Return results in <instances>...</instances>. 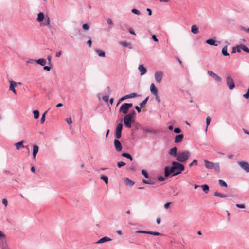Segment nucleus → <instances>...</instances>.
I'll return each mask as SVG.
<instances>
[{"instance_id":"obj_1","label":"nucleus","mask_w":249,"mask_h":249,"mask_svg":"<svg viewBox=\"0 0 249 249\" xmlns=\"http://www.w3.org/2000/svg\"><path fill=\"white\" fill-rule=\"evenodd\" d=\"M185 169L184 166L177 161H172V166H166L164 168V176L167 178L170 175L172 177L176 176L178 174H181Z\"/></svg>"},{"instance_id":"obj_2","label":"nucleus","mask_w":249,"mask_h":249,"mask_svg":"<svg viewBox=\"0 0 249 249\" xmlns=\"http://www.w3.org/2000/svg\"><path fill=\"white\" fill-rule=\"evenodd\" d=\"M205 167L209 169H214L215 172L219 173L220 172V167L219 163H213L207 160H204Z\"/></svg>"},{"instance_id":"obj_3","label":"nucleus","mask_w":249,"mask_h":249,"mask_svg":"<svg viewBox=\"0 0 249 249\" xmlns=\"http://www.w3.org/2000/svg\"><path fill=\"white\" fill-rule=\"evenodd\" d=\"M190 155V152L187 150L178 152L176 157V160L179 163L184 162L188 159Z\"/></svg>"},{"instance_id":"obj_4","label":"nucleus","mask_w":249,"mask_h":249,"mask_svg":"<svg viewBox=\"0 0 249 249\" xmlns=\"http://www.w3.org/2000/svg\"><path fill=\"white\" fill-rule=\"evenodd\" d=\"M135 119L130 117L129 116L125 115L124 118V122L126 128H130L131 124L134 122Z\"/></svg>"},{"instance_id":"obj_5","label":"nucleus","mask_w":249,"mask_h":249,"mask_svg":"<svg viewBox=\"0 0 249 249\" xmlns=\"http://www.w3.org/2000/svg\"><path fill=\"white\" fill-rule=\"evenodd\" d=\"M226 83L230 90H232L235 87L233 79L230 75L227 76Z\"/></svg>"},{"instance_id":"obj_6","label":"nucleus","mask_w":249,"mask_h":249,"mask_svg":"<svg viewBox=\"0 0 249 249\" xmlns=\"http://www.w3.org/2000/svg\"><path fill=\"white\" fill-rule=\"evenodd\" d=\"M238 164L242 169L245 170L246 172L249 173V164L247 162L239 161L238 162Z\"/></svg>"},{"instance_id":"obj_7","label":"nucleus","mask_w":249,"mask_h":249,"mask_svg":"<svg viewBox=\"0 0 249 249\" xmlns=\"http://www.w3.org/2000/svg\"><path fill=\"white\" fill-rule=\"evenodd\" d=\"M114 145L117 151L120 152L122 149L121 142L118 139H115L114 141Z\"/></svg>"},{"instance_id":"obj_8","label":"nucleus","mask_w":249,"mask_h":249,"mask_svg":"<svg viewBox=\"0 0 249 249\" xmlns=\"http://www.w3.org/2000/svg\"><path fill=\"white\" fill-rule=\"evenodd\" d=\"M160 132L159 130L153 129L152 128H143V133H149L152 134H157Z\"/></svg>"},{"instance_id":"obj_9","label":"nucleus","mask_w":249,"mask_h":249,"mask_svg":"<svg viewBox=\"0 0 249 249\" xmlns=\"http://www.w3.org/2000/svg\"><path fill=\"white\" fill-rule=\"evenodd\" d=\"M129 108L126 106L125 103L123 104L119 109V112H122L124 114H127Z\"/></svg>"},{"instance_id":"obj_10","label":"nucleus","mask_w":249,"mask_h":249,"mask_svg":"<svg viewBox=\"0 0 249 249\" xmlns=\"http://www.w3.org/2000/svg\"><path fill=\"white\" fill-rule=\"evenodd\" d=\"M208 73L209 74L210 76L214 78V79L217 81L221 82L222 80V78L219 76L216 73L213 72V71H208Z\"/></svg>"},{"instance_id":"obj_11","label":"nucleus","mask_w":249,"mask_h":249,"mask_svg":"<svg viewBox=\"0 0 249 249\" xmlns=\"http://www.w3.org/2000/svg\"><path fill=\"white\" fill-rule=\"evenodd\" d=\"M163 77V74L160 72H156L155 73V78L157 82L160 83Z\"/></svg>"},{"instance_id":"obj_12","label":"nucleus","mask_w":249,"mask_h":249,"mask_svg":"<svg viewBox=\"0 0 249 249\" xmlns=\"http://www.w3.org/2000/svg\"><path fill=\"white\" fill-rule=\"evenodd\" d=\"M17 85V83L14 81H11L10 82L9 90L13 91L14 94H16L17 92L15 89V87Z\"/></svg>"},{"instance_id":"obj_13","label":"nucleus","mask_w":249,"mask_h":249,"mask_svg":"<svg viewBox=\"0 0 249 249\" xmlns=\"http://www.w3.org/2000/svg\"><path fill=\"white\" fill-rule=\"evenodd\" d=\"M169 154L174 157H177L178 154V153H177V148L176 147L172 148L169 150Z\"/></svg>"},{"instance_id":"obj_14","label":"nucleus","mask_w":249,"mask_h":249,"mask_svg":"<svg viewBox=\"0 0 249 249\" xmlns=\"http://www.w3.org/2000/svg\"><path fill=\"white\" fill-rule=\"evenodd\" d=\"M150 92H151V93L152 94H153V95H156L157 94H158V89L155 87V86L154 83H152L151 84L150 88Z\"/></svg>"},{"instance_id":"obj_15","label":"nucleus","mask_w":249,"mask_h":249,"mask_svg":"<svg viewBox=\"0 0 249 249\" xmlns=\"http://www.w3.org/2000/svg\"><path fill=\"white\" fill-rule=\"evenodd\" d=\"M138 70L140 71L141 75H143L147 72V69L144 67L142 64L139 66Z\"/></svg>"},{"instance_id":"obj_16","label":"nucleus","mask_w":249,"mask_h":249,"mask_svg":"<svg viewBox=\"0 0 249 249\" xmlns=\"http://www.w3.org/2000/svg\"><path fill=\"white\" fill-rule=\"evenodd\" d=\"M183 135L182 134L177 135L175 136V142L176 143L180 142L183 139Z\"/></svg>"},{"instance_id":"obj_17","label":"nucleus","mask_w":249,"mask_h":249,"mask_svg":"<svg viewBox=\"0 0 249 249\" xmlns=\"http://www.w3.org/2000/svg\"><path fill=\"white\" fill-rule=\"evenodd\" d=\"M111 240H112V239L111 238H109L108 237L105 236V237H102L101 239H100L96 242V243L100 244V243H105V242H107V241H111Z\"/></svg>"},{"instance_id":"obj_18","label":"nucleus","mask_w":249,"mask_h":249,"mask_svg":"<svg viewBox=\"0 0 249 249\" xmlns=\"http://www.w3.org/2000/svg\"><path fill=\"white\" fill-rule=\"evenodd\" d=\"M39 150V147L36 145H33V157L34 159L36 158V155L37 154Z\"/></svg>"},{"instance_id":"obj_19","label":"nucleus","mask_w":249,"mask_h":249,"mask_svg":"<svg viewBox=\"0 0 249 249\" xmlns=\"http://www.w3.org/2000/svg\"><path fill=\"white\" fill-rule=\"evenodd\" d=\"M45 18L44 14L42 12H39L37 15L36 21L39 22H42Z\"/></svg>"},{"instance_id":"obj_20","label":"nucleus","mask_w":249,"mask_h":249,"mask_svg":"<svg viewBox=\"0 0 249 249\" xmlns=\"http://www.w3.org/2000/svg\"><path fill=\"white\" fill-rule=\"evenodd\" d=\"M119 44L124 47H128L130 49H133V47H132L131 44L129 42H125V41H121V42H120Z\"/></svg>"},{"instance_id":"obj_21","label":"nucleus","mask_w":249,"mask_h":249,"mask_svg":"<svg viewBox=\"0 0 249 249\" xmlns=\"http://www.w3.org/2000/svg\"><path fill=\"white\" fill-rule=\"evenodd\" d=\"M214 196H215L219 197L221 198H225L229 196L227 194H223L217 191L214 192Z\"/></svg>"},{"instance_id":"obj_22","label":"nucleus","mask_w":249,"mask_h":249,"mask_svg":"<svg viewBox=\"0 0 249 249\" xmlns=\"http://www.w3.org/2000/svg\"><path fill=\"white\" fill-rule=\"evenodd\" d=\"M206 43L210 45L217 46V44L216 43V41L215 39L213 38H210L207 39L206 41Z\"/></svg>"},{"instance_id":"obj_23","label":"nucleus","mask_w":249,"mask_h":249,"mask_svg":"<svg viewBox=\"0 0 249 249\" xmlns=\"http://www.w3.org/2000/svg\"><path fill=\"white\" fill-rule=\"evenodd\" d=\"M125 184L126 185L132 186L134 184V182L130 179L128 178H125L124 180Z\"/></svg>"},{"instance_id":"obj_24","label":"nucleus","mask_w":249,"mask_h":249,"mask_svg":"<svg viewBox=\"0 0 249 249\" xmlns=\"http://www.w3.org/2000/svg\"><path fill=\"white\" fill-rule=\"evenodd\" d=\"M95 52H96V53H97L99 57H105V52L104 51H103L102 50H100V49H96L95 50Z\"/></svg>"},{"instance_id":"obj_25","label":"nucleus","mask_w":249,"mask_h":249,"mask_svg":"<svg viewBox=\"0 0 249 249\" xmlns=\"http://www.w3.org/2000/svg\"><path fill=\"white\" fill-rule=\"evenodd\" d=\"M15 146L17 150H19L21 148L24 147L23 141H19V142L16 143L15 144Z\"/></svg>"},{"instance_id":"obj_26","label":"nucleus","mask_w":249,"mask_h":249,"mask_svg":"<svg viewBox=\"0 0 249 249\" xmlns=\"http://www.w3.org/2000/svg\"><path fill=\"white\" fill-rule=\"evenodd\" d=\"M36 62L40 65L41 66H44L46 63V61L44 59L40 58L36 60H35Z\"/></svg>"},{"instance_id":"obj_27","label":"nucleus","mask_w":249,"mask_h":249,"mask_svg":"<svg viewBox=\"0 0 249 249\" xmlns=\"http://www.w3.org/2000/svg\"><path fill=\"white\" fill-rule=\"evenodd\" d=\"M45 25L48 26L49 27V28H52V26L51 25V23H50V18L48 16H47L45 18Z\"/></svg>"},{"instance_id":"obj_28","label":"nucleus","mask_w":249,"mask_h":249,"mask_svg":"<svg viewBox=\"0 0 249 249\" xmlns=\"http://www.w3.org/2000/svg\"><path fill=\"white\" fill-rule=\"evenodd\" d=\"M201 187L202 188L203 191L206 194H208L209 191V187L207 184H204L202 185L201 186Z\"/></svg>"},{"instance_id":"obj_29","label":"nucleus","mask_w":249,"mask_h":249,"mask_svg":"<svg viewBox=\"0 0 249 249\" xmlns=\"http://www.w3.org/2000/svg\"><path fill=\"white\" fill-rule=\"evenodd\" d=\"M222 53L224 56H229V53L227 52V46H225L222 50Z\"/></svg>"},{"instance_id":"obj_30","label":"nucleus","mask_w":249,"mask_h":249,"mask_svg":"<svg viewBox=\"0 0 249 249\" xmlns=\"http://www.w3.org/2000/svg\"><path fill=\"white\" fill-rule=\"evenodd\" d=\"M191 32L194 34H196L198 33V28L196 25H192L191 27Z\"/></svg>"},{"instance_id":"obj_31","label":"nucleus","mask_w":249,"mask_h":249,"mask_svg":"<svg viewBox=\"0 0 249 249\" xmlns=\"http://www.w3.org/2000/svg\"><path fill=\"white\" fill-rule=\"evenodd\" d=\"M139 96V95L136 93H132L130 94L125 95L124 97H125V99H127L128 98H134L136 97H138Z\"/></svg>"},{"instance_id":"obj_32","label":"nucleus","mask_w":249,"mask_h":249,"mask_svg":"<svg viewBox=\"0 0 249 249\" xmlns=\"http://www.w3.org/2000/svg\"><path fill=\"white\" fill-rule=\"evenodd\" d=\"M100 179L103 180L106 184H107L108 183V178L107 176L102 175L100 177Z\"/></svg>"},{"instance_id":"obj_33","label":"nucleus","mask_w":249,"mask_h":249,"mask_svg":"<svg viewBox=\"0 0 249 249\" xmlns=\"http://www.w3.org/2000/svg\"><path fill=\"white\" fill-rule=\"evenodd\" d=\"M121 133H122V130H119L116 129L115 135V137L116 138V139H119L121 137Z\"/></svg>"},{"instance_id":"obj_34","label":"nucleus","mask_w":249,"mask_h":249,"mask_svg":"<svg viewBox=\"0 0 249 249\" xmlns=\"http://www.w3.org/2000/svg\"><path fill=\"white\" fill-rule=\"evenodd\" d=\"M149 99V96H147L144 100H143L140 104V106L141 107H143L145 104L147 103V101Z\"/></svg>"},{"instance_id":"obj_35","label":"nucleus","mask_w":249,"mask_h":249,"mask_svg":"<svg viewBox=\"0 0 249 249\" xmlns=\"http://www.w3.org/2000/svg\"><path fill=\"white\" fill-rule=\"evenodd\" d=\"M211 118L210 116H207L206 118V128L205 129V131L207 132L208 127L210 125V122H211Z\"/></svg>"},{"instance_id":"obj_36","label":"nucleus","mask_w":249,"mask_h":249,"mask_svg":"<svg viewBox=\"0 0 249 249\" xmlns=\"http://www.w3.org/2000/svg\"><path fill=\"white\" fill-rule=\"evenodd\" d=\"M142 182L145 184L154 185L155 184V182L152 180H147L145 179L142 180Z\"/></svg>"},{"instance_id":"obj_37","label":"nucleus","mask_w":249,"mask_h":249,"mask_svg":"<svg viewBox=\"0 0 249 249\" xmlns=\"http://www.w3.org/2000/svg\"><path fill=\"white\" fill-rule=\"evenodd\" d=\"M136 115V113L135 110H132L130 111L128 114H127L126 115L130 116V117L135 119V117Z\"/></svg>"},{"instance_id":"obj_38","label":"nucleus","mask_w":249,"mask_h":249,"mask_svg":"<svg viewBox=\"0 0 249 249\" xmlns=\"http://www.w3.org/2000/svg\"><path fill=\"white\" fill-rule=\"evenodd\" d=\"M218 182L219 185L222 187H227V184L225 181H224L223 180L219 179L218 180Z\"/></svg>"},{"instance_id":"obj_39","label":"nucleus","mask_w":249,"mask_h":249,"mask_svg":"<svg viewBox=\"0 0 249 249\" xmlns=\"http://www.w3.org/2000/svg\"><path fill=\"white\" fill-rule=\"evenodd\" d=\"M34 117L35 119H38L39 117V112L37 110L33 111Z\"/></svg>"},{"instance_id":"obj_40","label":"nucleus","mask_w":249,"mask_h":249,"mask_svg":"<svg viewBox=\"0 0 249 249\" xmlns=\"http://www.w3.org/2000/svg\"><path fill=\"white\" fill-rule=\"evenodd\" d=\"M241 48L242 50H243L245 52L249 53V49L248 48V47L246 45H245L244 44H241Z\"/></svg>"},{"instance_id":"obj_41","label":"nucleus","mask_w":249,"mask_h":249,"mask_svg":"<svg viewBox=\"0 0 249 249\" xmlns=\"http://www.w3.org/2000/svg\"><path fill=\"white\" fill-rule=\"evenodd\" d=\"M131 12L132 13H133L134 14H136V15H141V12L139 10H137L136 9H135V8L132 9L131 10Z\"/></svg>"},{"instance_id":"obj_42","label":"nucleus","mask_w":249,"mask_h":249,"mask_svg":"<svg viewBox=\"0 0 249 249\" xmlns=\"http://www.w3.org/2000/svg\"><path fill=\"white\" fill-rule=\"evenodd\" d=\"M142 174L143 176H144V177L146 178H149V175H148V174L146 170H144V169H142Z\"/></svg>"},{"instance_id":"obj_43","label":"nucleus","mask_w":249,"mask_h":249,"mask_svg":"<svg viewBox=\"0 0 249 249\" xmlns=\"http://www.w3.org/2000/svg\"><path fill=\"white\" fill-rule=\"evenodd\" d=\"M48 112V110L46 111L42 115V117L41 118V119H40V122L41 124H43L44 122H45V116H46V114Z\"/></svg>"},{"instance_id":"obj_44","label":"nucleus","mask_w":249,"mask_h":249,"mask_svg":"<svg viewBox=\"0 0 249 249\" xmlns=\"http://www.w3.org/2000/svg\"><path fill=\"white\" fill-rule=\"evenodd\" d=\"M197 160L194 159L193 161L189 165V166L191 167L193 166H196L197 165Z\"/></svg>"},{"instance_id":"obj_45","label":"nucleus","mask_w":249,"mask_h":249,"mask_svg":"<svg viewBox=\"0 0 249 249\" xmlns=\"http://www.w3.org/2000/svg\"><path fill=\"white\" fill-rule=\"evenodd\" d=\"M82 28L84 30H88L89 29V25L88 23L83 24L82 25Z\"/></svg>"},{"instance_id":"obj_46","label":"nucleus","mask_w":249,"mask_h":249,"mask_svg":"<svg viewBox=\"0 0 249 249\" xmlns=\"http://www.w3.org/2000/svg\"><path fill=\"white\" fill-rule=\"evenodd\" d=\"M137 168L134 165H131L127 168V169L130 171H136Z\"/></svg>"},{"instance_id":"obj_47","label":"nucleus","mask_w":249,"mask_h":249,"mask_svg":"<svg viewBox=\"0 0 249 249\" xmlns=\"http://www.w3.org/2000/svg\"><path fill=\"white\" fill-rule=\"evenodd\" d=\"M148 234L153 235H155V236H159L160 235V233L158 232H154V231H148Z\"/></svg>"},{"instance_id":"obj_48","label":"nucleus","mask_w":249,"mask_h":249,"mask_svg":"<svg viewBox=\"0 0 249 249\" xmlns=\"http://www.w3.org/2000/svg\"><path fill=\"white\" fill-rule=\"evenodd\" d=\"M123 124L122 123H120L118 124L116 129L119 130H122L123 129Z\"/></svg>"},{"instance_id":"obj_49","label":"nucleus","mask_w":249,"mask_h":249,"mask_svg":"<svg viewBox=\"0 0 249 249\" xmlns=\"http://www.w3.org/2000/svg\"><path fill=\"white\" fill-rule=\"evenodd\" d=\"M125 164H126V163L124 162H123V161L118 162L117 163V167L118 168H121L122 166L125 165Z\"/></svg>"},{"instance_id":"obj_50","label":"nucleus","mask_w":249,"mask_h":249,"mask_svg":"<svg viewBox=\"0 0 249 249\" xmlns=\"http://www.w3.org/2000/svg\"><path fill=\"white\" fill-rule=\"evenodd\" d=\"M236 206L238 208L241 209L245 208V205L244 204H236Z\"/></svg>"},{"instance_id":"obj_51","label":"nucleus","mask_w":249,"mask_h":249,"mask_svg":"<svg viewBox=\"0 0 249 249\" xmlns=\"http://www.w3.org/2000/svg\"><path fill=\"white\" fill-rule=\"evenodd\" d=\"M126 100L125 97L124 96L121 98L118 101L116 106H118L122 101L124 100Z\"/></svg>"},{"instance_id":"obj_52","label":"nucleus","mask_w":249,"mask_h":249,"mask_svg":"<svg viewBox=\"0 0 249 249\" xmlns=\"http://www.w3.org/2000/svg\"><path fill=\"white\" fill-rule=\"evenodd\" d=\"M51 56L49 55L47 56V60H48V63L50 66H52V62H51Z\"/></svg>"},{"instance_id":"obj_53","label":"nucleus","mask_w":249,"mask_h":249,"mask_svg":"<svg viewBox=\"0 0 249 249\" xmlns=\"http://www.w3.org/2000/svg\"><path fill=\"white\" fill-rule=\"evenodd\" d=\"M181 131V129L179 127H177V128H175L174 130V132L175 133H180Z\"/></svg>"},{"instance_id":"obj_54","label":"nucleus","mask_w":249,"mask_h":249,"mask_svg":"<svg viewBox=\"0 0 249 249\" xmlns=\"http://www.w3.org/2000/svg\"><path fill=\"white\" fill-rule=\"evenodd\" d=\"M136 233H143V234H148V231H136Z\"/></svg>"},{"instance_id":"obj_55","label":"nucleus","mask_w":249,"mask_h":249,"mask_svg":"<svg viewBox=\"0 0 249 249\" xmlns=\"http://www.w3.org/2000/svg\"><path fill=\"white\" fill-rule=\"evenodd\" d=\"M102 99L105 102H107L108 101L109 96L107 95L104 96Z\"/></svg>"},{"instance_id":"obj_56","label":"nucleus","mask_w":249,"mask_h":249,"mask_svg":"<svg viewBox=\"0 0 249 249\" xmlns=\"http://www.w3.org/2000/svg\"><path fill=\"white\" fill-rule=\"evenodd\" d=\"M87 44L89 47H91L92 45V40L91 38H90L87 42Z\"/></svg>"},{"instance_id":"obj_57","label":"nucleus","mask_w":249,"mask_h":249,"mask_svg":"<svg viewBox=\"0 0 249 249\" xmlns=\"http://www.w3.org/2000/svg\"><path fill=\"white\" fill-rule=\"evenodd\" d=\"M51 66H43V69L46 71H50L51 69Z\"/></svg>"},{"instance_id":"obj_58","label":"nucleus","mask_w":249,"mask_h":249,"mask_svg":"<svg viewBox=\"0 0 249 249\" xmlns=\"http://www.w3.org/2000/svg\"><path fill=\"white\" fill-rule=\"evenodd\" d=\"M130 154L127 153H123L122 154V156L127 158L130 157Z\"/></svg>"},{"instance_id":"obj_59","label":"nucleus","mask_w":249,"mask_h":249,"mask_svg":"<svg viewBox=\"0 0 249 249\" xmlns=\"http://www.w3.org/2000/svg\"><path fill=\"white\" fill-rule=\"evenodd\" d=\"M155 96V100H156V101L158 102V103H160V100L159 98V96L158 95V94H157L156 95H154Z\"/></svg>"},{"instance_id":"obj_60","label":"nucleus","mask_w":249,"mask_h":249,"mask_svg":"<svg viewBox=\"0 0 249 249\" xmlns=\"http://www.w3.org/2000/svg\"><path fill=\"white\" fill-rule=\"evenodd\" d=\"M152 39L155 42H158L159 41L155 35H153L152 36Z\"/></svg>"},{"instance_id":"obj_61","label":"nucleus","mask_w":249,"mask_h":249,"mask_svg":"<svg viewBox=\"0 0 249 249\" xmlns=\"http://www.w3.org/2000/svg\"><path fill=\"white\" fill-rule=\"evenodd\" d=\"M241 47V44L236 46V51L237 52H238V53L241 52V50L242 49Z\"/></svg>"},{"instance_id":"obj_62","label":"nucleus","mask_w":249,"mask_h":249,"mask_svg":"<svg viewBox=\"0 0 249 249\" xmlns=\"http://www.w3.org/2000/svg\"><path fill=\"white\" fill-rule=\"evenodd\" d=\"M2 202L6 207H7L8 205V201L7 199H6L5 198L3 199L2 200Z\"/></svg>"},{"instance_id":"obj_63","label":"nucleus","mask_w":249,"mask_h":249,"mask_svg":"<svg viewBox=\"0 0 249 249\" xmlns=\"http://www.w3.org/2000/svg\"><path fill=\"white\" fill-rule=\"evenodd\" d=\"M141 108H142V107H138V106H136L135 107V108L136 109V110L137 111V112H138V113H140V112H141Z\"/></svg>"},{"instance_id":"obj_64","label":"nucleus","mask_w":249,"mask_h":249,"mask_svg":"<svg viewBox=\"0 0 249 249\" xmlns=\"http://www.w3.org/2000/svg\"><path fill=\"white\" fill-rule=\"evenodd\" d=\"M158 180L160 181H164L165 180V178L162 176H160L158 177Z\"/></svg>"}]
</instances>
